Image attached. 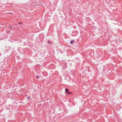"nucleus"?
Listing matches in <instances>:
<instances>
[{
  "instance_id": "f257e3e1",
  "label": "nucleus",
  "mask_w": 122,
  "mask_h": 122,
  "mask_svg": "<svg viewBox=\"0 0 122 122\" xmlns=\"http://www.w3.org/2000/svg\"><path fill=\"white\" fill-rule=\"evenodd\" d=\"M65 91H66V92H67V93H69V94H70L71 93L69 92L68 91H69V90L67 88H66L65 89Z\"/></svg>"
},
{
  "instance_id": "423d86ee",
  "label": "nucleus",
  "mask_w": 122,
  "mask_h": 122,
  "mask_svg": "<svg viewBox=\"0 0 122 122\" xmlns=\"http://www.w3.org/2000/svg\"><path fill=\"white\" fill-rule=\"evenodd\" d=\"M1 53H0V56H1Z\"/></svg>"
},
{
  "instance_id": "7ed1b4c3",
  "label": "nucleus",
  "mask_w": 122,
  "mask_h": 122,
  "mask_svg": "<svg viewBox=\"0 0 122 122\" xmlns=\"http://www.w3.org/2000/svg\"><path fill=\"white\" fill-rule=\"evenodd\" d=\"M48 44H52V43L50 41H48Z\"/></svg>"
},
{
  "instance_id": "1a4fd4ad",
  "label": "nucleus",
  "mask_w": 122,
  "mask_h": 122,
  "mask_svg": "<svg viewBox=\"0 0 122 122\" xmlns=\"http://www.w3.org/2000/svg\"><path fill=\"white\" fill-rule=\"evenodd\" d=\"M10 28L11 29H12V28L11 27H10Z\"/></svg>"
},
{
  "instance_id": "20e7f679",
  "label": "nucleus",
  "mask_w": 122,
  "mask_h": 122,
  "mask_svg": "<svg viewBox=\"0 0 122 122\" xmlns=\"http://www.w3.org/2000/svg\"><path fill=\"white\" fill-rule=\"evenodd\" d=\"M36 77L37 78H39V77L37 76H36Z\"/></svg>"
},
{
  "instance_id": "0eeeda50",
  "label": "nucleus",
  "mask_w": 122,
  "mask_h": 122,
  "mask_svg": "<svg viewBox=\"0 0 122 122\" xmlns=\"http://www.w3.org/2000/svg\"><path fill=\"white\" fill-rule=\"evenodd\" d=\"M20 22H19V25H20Z\"/></svg>"
},
{
  "instance_id": "39448f33",
  "label": "nucleus",
  "mask_w": 122,
  "mask_h": 122,
  "mask_svg": "<svg viewBox=\"0 0 122 122\" xmlns=\"http://www.w3.org/2000/svg\"><path fill=\"white\" fill-rule=\"evenodd\" d=\"M9 109V108L8 107H7L6 108V109L7 110H8Z\"/></svg>"
},
{
  "instance_id": "9d476101",
  "label": "nucleus",
  "mask_w": 122,
  "mask_h": 122,
  "mask_svg": "<svg viewBox=\"0 0 122 122\" xmlns=\"http://www.w3.org/2000/svg\"><path fill=\"white\" fill-rule=\"evenodd\" d=\"M10 28L11 29H12V28L11 27H10Z\"/></svg>"
},
{
  "instance_id": "9b49d317",
  "label": "nucleus",
  "mask_w": 122,
  "mask_h": 122,
  "mask_svg": "<svg viewBox=\"0 0 122 122\" xmlns=\"http://www.w3.org/2000/svg\"><path fill=\"white\" fill-rule=\"evenodd\" d=\"M12 14V13L11 14Z\"/></svg>"
},
{
  "instance_id": "f03ea898",
  "label": "nucleus",
  "mask_w": 122,
  "mask_h": 122,
  "mask_svg": "<svg viewBox=\"0 0 122 122\" xmlns=\"http://www.w3.org/2000/svg\"><path fill=\"white\" fill-rule=\"evenodd\" d=\"M74 42V41L73 40H72V41H71V42H70V43L71 44H73V43Z\"/></svg>"
},
{
  "instance_id": "6e6552de",
  "label": "nucleus",
  "mask_w": 122,
  "mask_h": 122,
  "mask_svg": "<svg viewBox=\"0 0 122 122\" xmlns=\"http://www.w3.org/2000/svg\"><path fill=\"white\" fill-rule=\"evenodd\" d=\"M21 25H22V24H22V23H21Z\"/></svg>"
}]
</instances>
